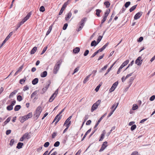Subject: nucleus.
I'll return each instance as SVG.
<instances>
[{
	"label": "nucleus",
	"instance_id": "f257e3e1",
	"mask_svg": "<svg viewBox=\"0 0 155 155\" xmlns=\"http://www.w3.org/2000/svg\"><path fill=\"white\" fill-rule=\"evenodd\" d=\"M62 62V59H60L58 61L56 64H55L54 66L53 73L54 74H56L57 73L58 71L59 70L60 66Z\"/></svg>",
	"mask_w": 155,
	"mask_h": 155
},
{
	"label": "nucleus",
	"instance_id": "f03ea898",
	"mask_svg": "<svg viewBox=\"0 0 155 155\" xmlns=\"http://www.w3.org/2000/svg\"><path fill=\"white\" fill-rule=\"evenodd\" d=\"M87 20V18L86 17L83 18L78 24L77 25V28L76 29V31H80L82 28L83 26H84L85 22Z\"/></svg>",
	"mask_w": 155,
	"mask_h": 155
},
{
	"label": "nucleus",
	"instance_id": "7ed1b4c3",
	"mask_svg": "<svg viewBox=\"0 0 155 155\" xmlns=\"http://www.w3.org/2000/svg\"><path fill=\"white\" fill-rule=\"evenodd\" d=\"M42 111L41 107V106H38L36 109L35 113L34 114V116L37 117L38 118L40 114Z\"/></svg>",
	"mask_w": 155,
	"mask_h": 155
},
{
	"label": "nucleus",
	"instance_id": "20e7f679",
	"mask_svg": "<svg viewBox=\"0 0 155 155\" xmlns=\"http://www.w3.org/2000/svg\"><path fill=\"white\" fill-rule=\"evenodd\" d=\"M101 102V100H98L96 103L93 105L91 110V112H93L94 110L97 108L98 106L100 104Z\"/></svg>",
	"mask_w": 155,
	"mask_h": 155
},
{
	"label": "nucleus",
	"instance_id": "39448f33",
	"mask_svg": "<svg viewBox=\"0 0 155 155\" xmlns=\"http://www.w3.org/2000/svg\"><path fill=\"white\" fill-rule=\"evenodd\" d=\"M51 81L50 80H49L46 82V86L44 87L42 89V91L41 93V94H43L46 91L49 87Z\"/></svg>",
	"mask_w": 155,
	"mask_h": 155
},
{
	"label": "nucleus",
	"instance_id": "423d86ee",
	"mask_svg": "<svg viewBox=\"0 0 155 155\" xmlns=\"http://www.w3.org/2000/svg\"><path fill=\"white\" fill-rule=\"evenodd\" d=\"M13 34V32H11L6 37L5 40L3 41V43L0 46V48L2 46L5 44V42L7 41L10 37Z\"/></svg>",
	"mask_w": 155,
	"mask_h": 155
},
{
	"label": "nucleus",
	"instance_id": "0eeeda50",
	"mask_svg": "<svg viewBox=\"0 0 155 155\" xmlns=\"http://www.w3.org/2000/svg\"><path fill=\"white\" fill-rule=\"evenodd\" d=\"M141 57H139L135 61V64H137L139 66L141 65L142 62V60H141Z\"/></svg>",
	"mask_w": 155,
	"mask_h": 155
},
{
	"label": "nucleus",
	"instance_id": "6e6552de",
	"mask_svg": "<svg viewBox=\"0 0 155 155\" xmlns=\"http://www.w3.org/2000/svg\"><path fill=\"white\" fill-rule=\"evenodd\" d=\"M107 113H106L104 114L103 115H102L100 118L98 120V121H97V123L94 126V128H95L98 126V124H99V123L101 122V120L103 119V118L105 117V116H106L107 114Z\"/></svg>",
	"mask_w": 155,
	"mask_h": 155
},
{
	"label": "nucleus",
	"instance_id": "1a4fd4ad",
	"mask_svg": "<svg viewBox=\"0 0 155 155\" xmlns=\"http://www.w3.org/2000/svg\"><path fill=\"white\" fill-rule=\"evenodd\" d=\"M107 141L104 142L102 145L101 147L99 150V152H101L103 151L107 146Z\"/></svg>",
	"mask_w": 155,
	"mask_h": 155
},
{
	"label": "nucleus",
	"instance_id": "9d476101",
	"mask_svg": "<svg viewBox=\"0 0 155 155\" xmlns=\"http://www.w3.org/2000/svg\"><path fill=\"white\" fill-rule=\"evenodd\" d=\"M142 13L143 12H140L137 13L134 16V19L135 20H137L142 15Z\"/></svg>",
	"mask_w": 155,
	"mask_h": 155
},
{
	"label": "nucleus",
	"instance_id": "9b49d317",
	"mask_svg": "<svg viewBox=\"0 0 155 155\" xmlns=\"http://www.w3.org/2000/svg\"><path fill=\"white\" fill-rule=\"evenodd\" d=\"M109 44L108 42L106 43L101 48H100L99 50L97 51L98 53L99 52H102L107 46Z\"/></svg>",
	"mask_w": 155,
	"mask_h": 155
},
{
	"label": "nucleus",
	"instance_id": "f8f14e48",
	"mask_svg": "<svg viewBox=\"0 0 155 155\" xmlns=\"http://www.w3.org/2000/svg\"><path fill=\"white\" fill-rule=\"evenodd\" d=\"M61 117L62 115L60 116L59 114H58L54 118V119L56 120L55 123V125H56L57 123L58 122L60 119L61 118Z\"/></svg>",
	"mask_w": 155,
	"mask_h": 155
},
{
	"label": "nucleus",
	"instance_id": "ddd939ff",
	"mask_svg": "<svg viewBox=\"0 0 155 155\" xmlns=\"http://www.w3.org/2000/svg\"><path fill=\"white\" fill-rule=\"evenodd\" d=\"M27 117L25 115L23 116L20 117L19 118V120L21 123H23L25 121L28 120Z\"/></svg>",
	"mask_w": 155,
	"mask_h": 155
},
{
	"label": "nucleus",
	"instance_id": "4468645a",
	"mask_svg": "<svg viewBox=\"0 0 155 155\" xmlns=\"http://www.w3.org/2000/svg\"><path fill=\"white\" fill-rule=\"evenodd\" d=\"M22 136L25 139L26 138L27 139H28L31 138L30 135H29V134L28 132Z\"/></svg>",
	"mask_w": 155,
	"mask_h": 155
},
{
	"label": "nucleus",
	"instance_id": "2eb2a0df",
	"mask_svg": "<svg viewBox=\"0 0 155 155\" xmlns=\"http://www.w3.org/2000/svg\"><path fill=\"white\" fill-rule=\"evenodd\" d=\"M18 91V90H16L12 92L9 95V98H11L14 95H15L16 93H17Z\"/></svg>",
	"mask_w": 155,
	"mask_h": 155
},
{
	"label": "nucleus",
	"instance_id": "dca6fc26",
	"mask_svg": "<svg viewBox=\"0 0 155 155\" xmlns=\"http://www.w3.org/2000/svg\"><path fill=\"white\" fill-rule=\"evenodd\" d=\"M72 15L71 13V12H69L66 15L65 17V20L66 21L68 20L71 17Z\"/></svg>",
	"mask_w": 155,
	"mask_h": 155
},
{
	"label": "nucleus",
	"instance_id": "f3484780",
	"mask_svg": "<svg viewBox=\"0 0 155 155\" xmlns=\"http://www.w3.org/2000/svg\"><path fill=\"white\" fill-rule=\"evenodd\" d=\"M95 11L96 12V15L98 17H100V13L102 12V10L99 9H97Z\"/></svg>",
	"mask_w": 155,
	"mask_h": 155
},
{
	"label": "nucleus",
	"instance_id": "a211bd4d",
	"mask_svg": "<svg viewBox=\"0 0 155 155\" xmlns=\"http://www.w3.org/2000/svg\"><path fill=\"white\" fill-rule=\"evenodd\" d=\"M116 62V61H115L111 66L109 68L107 72L105 73V74H104V76H105L110 71L111 69V68H112L113 67V66H114V65L115 64Z\"/></svg>",
	"mask_w": 155,
	"mask_h": 155
},
{
	"label": "nucleus",
	"instance_id": "6ab92c4d",
	"mask_svg": "<svg viewBox=\"0 0 155 155\" xmlns=\"http://www.w3.org/2000/svg\"><path fill=\"white\" fill-rule=\"evenodd\" d=\"M24 144L22 143L18 142L17 144L16 148L18 149H20L22 147V146Z\"/></svg>",
	"mask_w": 155,
	"mask_h": 155
},
{
	"label": "nucleus",
	"instance_id": "aec40b11",
	"mask_svg": "<svg viewBox=\"0 0 155 155\" xmlns=\"http://www.w3.org/2000/svg\"><path fill=\"white\" fill-rule=\"evenodd\" d=\"M38 79L37 78L34 79L32 81V84L33 85H35L38 82Z\"/></svg>",
	"mask_w": 155,
	"mask_h": 155
},
{
	"label": "nucleus",
	"instance_id": "412c9836",
	"mask_svg": "<svg viewBox=\"0 0 155 155\" xmlns=\"http://www.w3.org/2000/svg\"><path fill=\"white\" fill-rule=\"evenodd\" d=\"M80 49L79 47H76L73 50V52L75 54L78 53L80 51Z\"/></svg>",
	"mask_w": 155,
	"mask_h": 155
},
{
	"label": "nucleus",
	"instance_id": "4be33fe9",
	"mask_svg": "<svg viewBox=\"0 0 155 155\" xmlns=\"http://www.w3.org/2000/svg\"><path fill=\"white\" fill-rule=\"evenodd\" d=\"M47 75V72L46 71H44L42 73H41L40 76L41 77L44 78L46 77Z\"/></svg>",
	"mask_w": 155,
	"mask_h": 155
},
{
	"label": "nucleus",
	"instance_id": "5701e85b",
	"mask_svg": "<svg viewBox=\"0 0 155 155\" xmlns=\"http://www.w3.org/2000/svg\"><path fill=\"white\" fill-rule=\"evenodd\" d=\"M98 44V43H97L96 41L95 40L92 41L91 44V47L95 46Z\"/></svg>",
	"mask_w": 155,
	"mask_h": 155
},
{
	"label": "nucleus",
	"instance_id": "b1692460",
	"mask_svg": "<svg viewBox=\"0 0 155 155\" xmlns=\"http://www.w3.org/2000/svg\"><path fill=\"white\" fill-rule=\"evenodd\" d=\"M37 50V47H34L31 50L30 52L31 54H34L36 51Z\"/></svg>",
	"mask_w": 155,
	"mask_h": 155
},
{
	"label": "nucleus",
	"instance_id": "393cba45",
	"mask_svg": "<svg viewBox=\"0 0 155 155\" xmlns=\"http://www.w3.org/2000/svg\"><path fill=\"white\" fill-rule=\"evenodd\" d=\"M91 74H89L84 79L83 81L84 84L86 83L88 81L89 79V78L90 77Z\"/></svg>",
	"mask_w": 155,
	"mask_h": 155
},
{
	"label": "nucleus",
	"instance_id": "a878e982",
	"mask_svg": "<svg viewBox=\"0 0 155 155\" xmlns=\"http://www.w3.org/2000/svg\"><path fill=\"white\" fill-rule=\"evenodd\" d=\"M31 12H29L28 14L24 18V20H25V21H27L30 17V16L31 15Z\"/></svg>",
	"mask_w": 155,
	"mask_h": 155
},
{
	"label": "nucleus",
	"instance_id": "bb28decb",
	"mask_svg": "<svg viewBox=\"0 0 155 155\" xmlns=\"http://www.w3.org/2000/svg\"><path fill=\"white\" fill-rule=\"evenodd\" d=\"M31 12H29L28 14L24 18V20H25V21H27L30 17V16L31 15Z\"/></svg>",
	"mask_w": 155,
	"mask_h": 155
},
{
	"label": "nucleus",
	"instance_id": "cd10ccee",
	"mask_svg": "<svg viewBox=\"0 0 155 155\" xmlns=\"http://www.w3.org/2000/svg\"><path fill=\"white\" fill-rule=\"evenodd\" d=\"M52 26H53V25H51L49 27V29L46 33V36L48 35L50 33V32L52 30Z\"/></svg>",
	"mask_w": 155,
	"mask_h": 155
},
{
	"label": "nucleus",
	"instance_id": "c85d7f7f",
	"mask_svg": "<svg viewBox=\"0 0 155 155\" xmlns=\"http://www.w3.org/2000/svg\"><path fill=\"white\" fill-rule=\"evenodd\" d=\"M26 78L25 76V77L22 79H21L19 81V83L20 84H23L25 82L26 80Z\"/></svg>",
	"mask_w": 155,
	"mask_h": 155
},
{
	"label": "nucleus",
	"instance_id": "c756f323",
	"mask_svg": "<svg viewBox=\"0 0 155 155\" xmlns=\"http://www.w3.org/2000/svg\"><path fill=\"white\" fill-rule=\"evenodd\" d=\"M21 108L20 105H16L15 107L14 110L15 111H18Z\"/></svg>",
	"mask_w": 155,
	"mask_h": 155
},
{
	"label": "nucleus",
	"instance_id": "7c9ffc66",
	"mask_svg": "<svg viewBox=\"0 0 155 155\" xmlns=\"http://www.w3.org/2000/svg\"><path fill=\"white\" fill-rule=\"evenodd\" d=\"M38 91H34L31 95V98H32L34 97L35 96V95L37 94Z\"/></svg>",
	"mask_w": 155,
	"mask_h": 155
},
{
	"label": "nucleus",
	"instance_id": "2f4dec72",
	"mask_svg": "<svg viewBox=\"0 0 155 155\" xmlns=\"http://www.w3.org/2000/svg\"><path fill=\"white\" fill-rule=\"evenodd\" d=\"M137 5H134L131 7L129 9V11L130 12H132L136 8L137 6Z\"/></svg>",
	"mask_w": 155,
	"mask_h": 155
},
{
	"label": "nucleus",
	"instance_id": "473e14b6",
	"mask_svg": "<svg viewBox=\"0 0 155 155\" xmlns=\"http://www.w3.org/2000/svg\"><path fill=\"white\" fill-rule=\"evenodd\" d=\"M26 117H27V118L28 119V118H31L32 117V113L31 112L29 113L28 114L25 115Z\"/></svg>",
	"mask_w": 155,
	"mask_h": 155
},
{
	"label": "nucleus",
	"instance_id": "72a5a7b5",
	"mask_svg": "<svg viewBox=\"0 0 155 155\" xmlns=\"http://www.w3.org/2000/svg\"><path fill=\"white\" fill-rule=\"evenodd\" d=\"M130 2L129 1L127 2L125 4L124 6L126 8H127L130 5Z\"/></svg>",
	"mask_w": 155,
	"mask_h": 155
},
{
	"label": "nucleus",
	"instance_id": "f704fd0d",
	"mask_svg": "<svg viewBox=\"0 0 155 155\" xmlns=\"http://www.w3.org/2000/svg\"><path fill=\"white\" fill-rule=\"evenodd\" d=\"M104 4L106 6V7L108 8L110 5V4L109 2L107 1L104 2Z\"/></svg>",
	"mask_w": 155,
	"mask_h": 155
},
{
	"label": "nucleus",
	"instance_id": "c9c22d12",
	"mask_svg": "<svg viewBox=\"0 0 155 155\" xmlns=\"http://www.w3.org/2000/svg\"><path fill=\"white\" fill-rule=\"evenodd\" d=\"M6 109L10 111L13 109V107L11 105H10L7 106Z\"/></svg>",
	"mask_w": 155,
	"mask_h": 155
},
{
	"label": "nucleus",
	"instance_id": "e433bc0d",
	"mask_svg": "<svg viewBox=\"0 0 155 155\" xmlns=\"http://www.w3.org/2000/svg\"><path fill=\"white\" fill-rule=\"evenodd\" d=\"M80 68V67L78 66L76 68H75L74 71V72L72 73V74L73 75L74 73L77 72L78 70H79Z\"/></svg>",
	"mask_w": 155,
	"mask_h": 155
},
{
	"label": "nucleus",
	"instance_id": "4c0bfd02",
	"mask_svg": "<svg viewBox=\"0 0 155 155\" xmlns=\"http://www.w3.org/2000/svg\"><path fill=\"white\" fill-rule=\"evenodd\" d=\"M129 62V60H126L123 64H122V65L124 67L125 66L127 65Z\"/></svg>",
	"mask_w": 155,
	"mask_h": 155
},
{
	"label": "nucleus",
	"instance_id": "58836bf2",
	"mask_svg": "<svg viewBox=\"0 0 155 155\" xmlns=\"http://www.w3.org/2000/svg\"><path fill=\"white\" fill-rule=\"evenodd\" d=\"M108 67V65L107 64L106 65L104 66V67L102 68L99 71L100 72H101L102 71L106 69Z\"/></svg>",
	"mask_w": 155,
	"mask_h": 155
},
{
	"label": "nucleus",
	"instance_id": "ea45409f",
	"mask_svg": "<svg viewBox=\"0 0 155 155\" xmlns=\"http://www.w3.org/2000/svg\"><path fill=\"white\" fill-rule=\"evenodd\" d=\"M138 108V106L136 104H134L132 108V109L133 110H135L137 109Z\"/></svg>",
	"mask_w": 155,
	"mask_h": 155
},
{
	"label": "nucleus",
	"instance_id": "a19ab883",
	"mask_svg": "<svg viewBox=\"0 0 155 155\" xmlns=\"http://www.w3.org/2000/svg\"><path fill=\"white\" fill-rule=\"evenodd\" d=\"M134 78L133 77H131L130 78V79L129 80V82L130 83V86L131 85V84L132 83V82L134 80Z\"/></svg>",
	"mask_w": 155,
	"mask_h": 155
},
{
	"label": "nucleus",
	"instance_id": "79ce46f5",
	"mask_svg": "<svg viewBox=\"0 0 155 155\" xmlns=\"http://www.w3.org/2000/svg\"><path fill=\"white\" fill-rule=\"evenodd\" d=\"M17 100L19 101H21L22 100V97L20 95H18L17 96Z\"/></svg>",
	"mask_w": 155,
	"mask_h": 155
},
{
	"label": "nucleus",
	"instance_id": "37998d69",
	"mask_svg": "<svg viewBox=\"0 0 155 155\" xmlns=\"http://www.w3.org/2000/svg\"><path fill=\"white\" fill-rule=\"evenodd\" d=\"M102 38V36H101L100 35L99 36V37H98V38L97 39V41H96L97 43H98V44L101 41Z\"/></svg>",
	"mask_w": 155,
	"mask_h": 155
},
{
	"label": "nucleus",
	"instance_id": "c03bdc74",
	"mask_svg": "<svg viewBox=\"0 0 155 155\" xmlns=\"http://www.w3.org/2000/svg\"><path fill=\"white\" fill-rule=\"evenodd\" d=\"M39 10L41 12H44L45 11V8L44 6H41Z\"/></svg>",
	"mask_w": 155,
	"mask_h": 155
},
{
	"label": "nucleus",
	"instance_id": "a18cd8bd",
	"mask_svg": "<svg viewBox=\"0 0 155 155\" xmlns=\"http://www.w3.org/2000/svg\"><path fill=\"white\" fill-rule=\"evenodd\" d=\"M136 128V125L135 124L132 125L130 128V129L131 131H133Z\"/></svg>",
	"mask_w": 155,
	"mask_h": 155
},
{
	"label": "nucleus",
	"instance_id": "49530a36",
	"mask_svg": "<svg viewBox=\"0 0 155 155\" xmlns=\"http://www.w3.org/2000/svg\"><path fill=\"white\" fill-rule=\"evenodd\" d=\"M60 144V142L59 141H57L54 143V146L55 147H58L59 145Z\"/></svg>",
	"mask_w": 155,
	"mask_h": 155
},
{
	"label": "nucleus",
	"instance_id": "de8ad7c7",
	"mask_svg": "<svg viewBox=\"0 0 155 155\" xmlns=\"http://www.w3.org/2000/svg\"><path fill=\"white\" fill-rule=\"evenodd\" d=\"M47 48H48L47 46H46L44 48H43V49L41 52V55L43 54L45 52V51H46Z\"/></svg>",
	"mask_w": 155,
	"mask_h": 155
},
{
	"label": "nucleus",
	"instance_id": "09e8293b",
	"mask_svg": "<svg viewBox=\"0 0 155 155\" xmlns=\"http://www.w3.org/2000/svg\"><path fill=\"white\" fill-rule=\"evenodd\" d=\"M126 10V9L124 7H123L122 9L120 11V12H119V13L118 14V15H119L120 14L123 13L125 10Z\"/></svg>",
	"mask_w": 155,
	"mask_h": 155
},
{
	"label": "nucleus",
	"instance_id": "8fccbe9b",
	"mask_svg": "<svg viewBox=\"0 0 155 155\" xmlns=\"http://www.w3.org/2000/svg\"><path fill=\"white\" fill-rule=\"evenodd\" d=\"M124 68V67L123 66H122V65H121L120 67H119V69H118V70L117 71V74H119L120 72V70H121L123 68Z\"/></svg>",
	"mask_w": 155,
	"mask_h": 155
},
{
	"label": "nucleus",
	"instance_id": "3c124183",
	"mask_svg": "<svg viewBox=\"0 0 155 155\" xmlns=\"http://www.w3.org/2000/svg\"><path fill=\"white\" fill-rule=\"evenodd\" d=\"M115 109H114L112 111H111L109 113V114L108 115L107 118H108L109 117H110L113 114L114 111L115 110Z\"/></svg>",
	"mask_w": 155,
	"mask_h": 155
},
{
	"label": "nucleus",
	"instance_id": "603ef678",
	"mask_svg": "<svg viewBox=\"0 0 155 155\" xmlns=\"http://www.w3.org/2000/svg\"><path fill=\"white\" fill-rule=\"evenodd\" d=\"M89 51L88 50H86L84 52V56H86L87 55L89 54Z\"/></svg>",
	"mask_w": 155,
	"mask_h": 155
},
{
	"label": "nucleus",
	"instance_id": "864d4df0",
	"mask_svg": "<svg viewBox=\"0 0 155 155\" xmlns=\"http://www.w3.org/2000/svg\"><path fill=\"white\" fill-rule=\"evenodd\" d=\"M155 99V95H153L151 96L149 100L151 101H153Z\"/></svg>",
	"mask_w": 155,
	"mask_h": 155
},
{
	"label": "nucleus",
	"instance_id": "5fc2aeb1",
	"mask_svg": "<svg viewBox=\"0 0 155 155\" xmlns=\"http://www.w3.org/2000/svg\"><path fill=\"white\" fill-rule=\"evenodd\" d=\"M118 84V81H116V82H115L113 84L112 86L116 88V87H117V86Z\"/></svg>",
	"mask_w": 155,
	"mask_h": 155
},
{
	"label": "nucleus",
	"instance_id": "6e6d98bb",
	"mask_svg": "<svg viewBox=\"0 0 155 155\" xmlns=\"http://www.w3.org/2000/svg\"><path fill=\"white\" fill-rule=\"evenodd\" d=\"M49 144H50V143L49 142H46V143H45L44 144V147H47L49 146Z\"/></svg>",
	"mask_w": 155,
	"mask_h": 155
},
{
	"label": "nucleus",
	"instance_id": "4d7b16f0",
	"mask_svg": "<svg viewBox=\"0 0 155 155\" xmlns=\"http://www.w3.org/2000/svg\"><path fill=\"white\" fill-rule=\"evenodd\" d=\"M68 26V24L67 23L65 24L63 28V30H65Z\"/></svg>",
	"mask_w": 155,
	"mask_h": 155
},
{
	"label": "nucleus",
	"instance_id": "13d9d810",
	"mask_svg": "<svg viewBox=\"0 0 155 155\" xmlns=\"http://www.w3.org/2000/svg\"><path fill=\"white\" fill-rule=\"evenodd\" d=\"M14 142V139H12L10 141V144H9L11 146H12L13 145V144Z\"/></svg>",
	"mask_w": 155,
	"mask_h": 155
},
{
	"label": "nucleus",
	"instance_id": "bf43d9fd",
	"mask_svg": "<svg viewBox=\"0 0 155 155\" xmlns=\"http://www.w3.org/2000/svg\"><path fill=\"white\" fill-rule=\"evenodd\" d=\"M104 134H101V136L100 138V139L99 140V141H102V140H103V139H104Z\"/></svg>",
	"mask_w": 155,
	"mask_h": 155
},
{
	"label": "nucleus",
	"instance_id": "052dcab7",
	"mask_svg": "<svg viewBox=\"0 0 155 155\" xmlns=\"http://www.w3.org/2000/svg\"><path fill=\"white\" fill-rule=\"evenodd\" d=\"M130 155H138V153L137 151H135L133 152Z\"/></svg>",
	"mask_w": 155,
	"mask_h": 155
},
{
	"label": "nucleus",
	"instance_id": "680f3d73",
	"mask_svg": "<svg viewBox=\"0 0 155 155\" xmlns=\"http://www.w3.org/2000/svg\"><path fill=\"white\" fill-rule=\"evenodd\" d=\"M115 89V88L114 87V86H112L110 88L109 90V91L110 92H111L114 91V90Z\"/></svg>",
	"mask_w": 155,
	"mask_h": 155
},
{
	"label": "nucleus",
	"instance_id": "e2e57ef3",
	"mask_svg": "<svg viewBox=\"0 0 155 155\" xmlns=\"http://www.w3.org/2000/svg\"><path fill=\"white\" fill-rule=\"evenodd\" d=\"M101 84H99V85H98L95 89V91H96V92L98 91L99 90V89L101 87Z\"/></svg>",
	"mask_w": 155,
	"mask_h": 155
},
{
	"label": "nucleus",
	"instance_id": "0e129e2a",
	"mask_svg": "<svg viewBox=\"0 0 155 155\" xmlns=\"http://www.w3.org/2000/svg\"><path fill=\"white\" fill-rule=\"evenodd\" d=\"M29 87L27 85H26L24 87L23 89V91H25L26 90H28Z\"/></svg>",
	"mask_w": 155,
	"mask_h": 155
},
{
	"label": "nucleus",
	"instance_id": "69168bd1",
	"mask_svg": "<svg viewBox=\"0 0 155 155\" xmlns=\"http://www.w3.org/2000/svg\"><path fill=\"white\" fill-rule=\"evenodd\" d=\"M143 37H140L138 40L137 41L139 42H141L143 40Z\"/></svg>",
	"mask_w": 155,
	"mask_h": 155
},
{
	"label": "nucleus",
	"instance_id": "338daca9",
	"mask_svg": "<svg viewBox=\"0 0 155 155\" xmlns=\"http://www.w3.org/2000/svg\"><path fill=\"white\" fill-rule=\"evenodd\" d=\"M67 5H66V4L64 3V4L63 5L61 9H62L63 10H64L65 8L66 7Z\"/></svg>",
	"mask_w": 155,
	"mask_h": 155
},
{
	"label": "nucleus",
	"instance_id": "774afa93",
	"mask_svg": "<svg viewBox=\"0 0 155 155\" xmlns=\"http://www.w3.org/2000/svg\"><path fill=\"white\" fill-rule=\"evenodd\" d=\"M11 130H7L6 131V135H8V134H10L11 133Z\"/></svg>",
	"mask_w": 155,
	"mask_h": 155
}]
</instances>
